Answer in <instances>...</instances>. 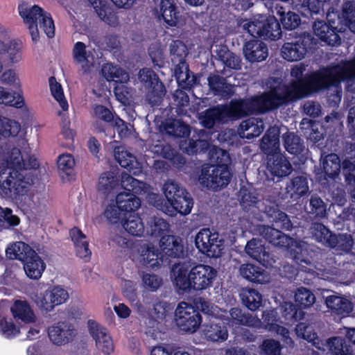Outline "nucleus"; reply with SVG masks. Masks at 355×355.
I'll list each match as a JSON object with an SVG mask.
<instances>
[{
	"label": "nucleus",
	"instance_id": "1",
	"mask_svg": "<svg viewBox=\"0 0 355 355\" xmlns=\"http://www.w3.org/2000/svg\"><path fill=\"white\" fill-rule=\"evenodd\" d=\"M353 71L352 63H331L298 80L305 97L320 91L338 87Z\"/></svg>",
	"mask_w": 355,
	"mask_h": 355
},
{
	"label": "nucleus",
	"instance_id": "2",
	"mask_svg": "<svg viewBox=\"0 0 355 355\" xmlns=\"http://www.w3.org/2000/svg\"><path fill=\"white\" fill-rule=\"evenodd\" d=\"M166 200L157 194H153V206L169 216L177 213L186 216L191 213L193 199L189 192L175 180H168L163 186Z\"/></svg>",
	"mask_w": 355,
	"mask_h": 355
},
{
	"label": "nucleus",
	"instance_id": "3",
	"mask_svg": "<svg viewBox=\"0 0 355 355\" xmlns=\"http://www.w3.org/2000/svg\"><path fill=\"white\" fill-rule=\"evenodd\" d=\"M216 165L205 164L202 166L198 180L200 184L213 191H219L227 187L230 182L232 173L230 164L231 162L227 151L218 149L216 152Z\"/></svg>",
	"mask_w": 355,
	"mask_h": 355
},
{
	"label": "nucleus",
	"instance_id": "4",
	"mask_svg": "<svg viewBox=\"0 0 355 355\" xmlns=\"http://www.w3.org/2000/svg\"><path fill=\"white\" fill-rule=\"evenodd\" d=\"M10 259H17L24 263V271L30 279H39L46 268L42 258L27 243L19 241L6 250Z\"/></svg>",
	"mask_w": 355,
	"mask_h": 355
},
{
	"label": "nucleus",
	"instance_id": "5",
	"mask_svg": "<svg viewBox=\"0 0 355 355\" xmlns=\"http://www.w3.org/2000/svg\"><path fill=\"white\" fill-rule=\"evenodd\" d=\"M19 15L23 18L24 22L28 25V29L33 41L37 42L39 39V31L37 28V20H39L40 28L49 38H53L55 35V25L51 15L41 8L39 6L35 5L28 8L26 4H19L18 6Z\"/></svg>",
	"mask_w": 355,
	"mask_h": 355
},
{
	"label": "nucleus",
	"instance_id": "6",
	"mask_svg": "<svg viewBox=\"0 0 355 355\" xmlns=\"http://www.w3.org/2000/svg\"><path fill=\"white\" fill-rule=\"evenodd\" d=\"M121 185L124 191L117 194L116 203L127 215L134 214L141 206V200L137 195L141 194L144 191L145 184L130 174L123 172Z\"/></svg>",
	"mask_w": 355,
	"mask_h": 355
},
{
	"label": "nucleus",
	"instance_id": "7",
	"mask_svg": "<svg viewBox=\"0 0 355 355\" xmlns=\"http://www.w3.org/2000/svg\"><path fill=\"white\" fill-rule=\"evenodd\" d=\"M239 26L254 38L275 41L282 37L280 24L274 16L259 15L253 21L242 19Z\"/></svg>",
	"mask_w": 355,
	"mask_h": 355
},
{
	"label": "nucleus",
	"instance_id": "8",
	"mask_svg": "<svg viewBox=\"0 0 355 355\" xmlns=\"http://www.w3.org/2000/svg\"><path fill=\"white\" fill-rule=\"evenodd\" d=\"M29 185L25 176L15 167L0 172V194L3 198L17 199L27 193Z\"/></svg>",
	"mask_w": 355,
	"mask_h": 355
},
{
	"label": "nucleus",
	"instance_id": "9",
	"mask_svg": "<svg viewBox=\"0 0 355 355\" xmlns=\"http://www.w3.org/2000/svg\"><path fill=\"white\" fill-rule=\"evenodd\" d=\"M138 78L146 90V98L151 105H159L166 93V87L158 75L150 68L139 70Z\"/></svg>",
	"mask_w": 355,
	"mask_h": 355
},
{
	"label": "nucleus",
	"instance_id": "10",
	"mask_svg": "<svg viewBox=\"0 0 355 355\" xmlns=\"http://www.w3.org/2000/svg\"><path fill=\"white\" fill-rule=\"evenodd\" d=\"M175 317L178 327L186 333L196 332L202 321L198 309L184 302L178 304L175 311Z\"/></svg>",
	"mask_w": 355,
	"mask_h": 355
},
{
	"label": "nucleus",
	"instance_id": "11",
	"mask_svg": "<svg viewBox=\"0 0 355 355\" xmlns=\"http://www.w3.org/2000/svg\"><path fill=\"white\" fill-rule=\"evenodd\" d=\"M316 40L309 33H304L295 42L284 44L281 52L284 59L294 62L302 60L306 53L315 48Z\"/></svg>",
	"mask_w": 355,
	"mask_h": 355
},
{
	"label": "nucleus",
	"instance_id": "12",
	"mask_svg": "<svg viewBox=\"0 0 355 355\" xmlns=\"http://www.w3.org/2000/svg\"><path fill=\"white\" fill-rule=\"evenodd\" d=\"M328 23L322 20H317L314 22L313 28L314 33L318 38L325 42L327 45L335 46L341 43L339 33L342 32V27L338 28L340 19L338 15L336 20L331 19L329 13L327 15Z\"/></svg>",
	"mask_w": 355,
	"mask_h": 355
},
{
	"label": "nucleus",
	"instance_id": "13",
	"mask_svg": "<svg viewBox=\"0 0 355 355\" xmlns=\"http://www.w3.org/2000/svg\"><path fill=\"white\" fill-rule=\"evenodd\" d=\"M277 89L278 87H270L268 91L248 98L252 115L266 114L280 107L277 96Z\"/></svg>",
	"mask_w": 355,
	"mask_h": 355
},
{
	"label": "nucleus",
	"instance_id": "14",
	"mask_svg": "<svg viewBox=\"0 0 355 355\" xmlns=\"http://www.w3.org/2000/svg\"><path fill=\"white\" fill-rule=\"evenodd\" d=\"M69 298L67 291L60 286L49 287L36 300L37 306L46 312L53 310L55 306L64 303Z\"/></svg>",
	"mask_w": 355,
	"mask_h": 355
},
{
	"label": "nucleus",
	"instance_id": "15",
	"mask_svg": "<svg viewBox=\"0 0 355 355\" xmlns=\"http://www.w3.org/2000/svg\"><path fill=\"white\" fill-rule=\"evenodd\" d=\"M190 270L194 291H202L209 288L216 277V270L207 265L198 264Z\"/></svg>",
	"mask_w": 355,
	"mask_h": 355
},
{
	"label": "nucleus",
	"instance_id": "16",
	"mask_svg": "<svg viewBox=\"0 0 355 355\" xmlns=\"http://www.w3.org/2000/svg\"><path fill=\"white\" fill-rule=\"evenodd\" d=\"M156 17L163 19L166 27L176 26L180 19V9L178 0H161L155 8Z\"/></svg>",
	"mask_w": 355,
	"mask_h": 355
},
{
	"label": "nucleus",
	"instance_id": "17",
	"mask_svg": "<svg viewBox=\"0 0 355 355\" xmlns=\"http://www.w3.org/2000/svg\"><path fill=\"white\" fill-rule=\"evenodd\" d=\"M89 332L96 342V346L104 354L109 355L114 351V344L106 328L93 320L87 322Z\"/></svg>",
	"mask_w": 355,
	"mask_h": 355
},
{
	"label": "nucleus",
	"instance_id": "18",
	"mask_svg": "<svg viewBox=\"0 0 355 355\" xmlns=\"http://www.w3.org/2000/svg\"><path fill=\"white\" fill-rule=\"evenodd\" d=\"M48 336L53 344L60 346L73 340L76 330L70 322L60 321L48 328Z\"/></svg>",
	"mask_w": 355,
	"mask_h": 355
},
{
	"label": "nucleus",
	"instance_id": "19",
	"mask_svg": "<svg viewBox=\"0 0 355 355\" xmlns=\"http://www.w3.org/2000/svg\"><path fill=\"white\" fill-rule=\"evenodd\" d=\"M245 250L250 257L266 267H273L276 262L275 256L266 250V248L260 239H252L248 241ZM275 267L277 266H275Z\"/></svg>",
	"mask_w": 355,
	"mask_h": 355
},
{
	"label": "nucleus",
	"instance_id": "20",
	"mask_svg": "<svg viewBox=\"0 0 355 355\" xmlns=\"http://www.w3.org/2000/svg\"><path fill=\"white\" fill-rule=\"evenodd\" d=\"M227 322L220 318H214L203 325L202 335L209 341L222 343L228 338Z\"/></svg>",
	"mask_w": 355,
	"mask_h": 355
},
{
	"label": "nucleus",
	"instance_id": "21",
	"mask_svg": "<svg viewBox=\"0 0 355 355\" xmlns=\"http://www.w3.org/2000/svg\"><path fill=\"white\" fill-rule=\"evenodd\" d=\"M273 87H278L277 96L280 107L305 97L298 80H292L288 85L279 83Z\"/></svg>",
	"mask_w": 355,
	"mask_h": 355
},
{
	"label": "nucleus",
	"instance_id": "22",
	"mask_svg": "<svg viewBox=\"0 0 355 355\" xmlns=\"http://www.w3.org/2000/svg\"><path fill=\"white\" fill-rule=\"evenodd\" d=\"M273 87H278L277 96L280 107L305 97L298 80H292L288 85L279 83Z\"/></svg>",
	"mask_w": 355,
	"mask_h": 355
},
{
	"label": "nucleus",
	"instance_id": "23",
	"mask_svg": "<svg viewBox=\"0 0 355 355\" xmlns=\"http://www.w3.org/2000/svg\"><path fill=\"white\" fill-rule=\"evenodd\" d=\"M160 249L166 259L183 258L185 255L182 239L175 235H166L159 240Z\"/></svg>",
	"mask_w": 355,
	"mask_h": 355
},
{
	"label": "nucleus",
	"instance_id": "24",
	"mask_svg": "<svg viewBox=\"0 0 355 355\" xmlns=\"http://www.w3.org/2000/svg\"><path fill=\"white\" fill-rule=\"evenodd\" d=\"M190 270L191 265L187 262H178L173 265L171 272L174 277V284L178 291L190 292L193 290Z\"/></svg>",
	"mask_w": 355,
	"mask_h": 355
},
{
	"label": "nucleus",
	"instance_id": "25",
	"mask_svg": "<svg viewBox=\"0 0 355 355\" xmlns=\"http://www.w3.org/2000/svg\"><path fill=\"white\" fill-rule=\"evenodd\" d=\"M159 130L162 135L174 138H186L191 133L190 125L181 119L168 118L162 121Z\"/></svg>",
	"mask_w": 355,
	"mask_h": 355
},
{
	"label": "nucleus",
	"instance_id": "26",
	"mask_svg": "<svg viewBox=\"0 0 355 355\" xmlns=\"http://www.w3.org/2000/svg\"><path fill=\"white\" fill-rule=\"evenodd\" d=\"M243 52L245 60L251 63L263 61L268 55L267 44L258 38L247 41L243 45Z\"/></svg>",
	"mask_w": 355,
	"mask_h": 355
},
{
	"label": "nucleus",
	"instance_id": "27",
	"mask_svg": "<svg viewBox=\"0 0 355 355\" xmlns=\"http://www.w3.org/2000/svg\"><path fill=\"white\" fill-rule=\"evenodd\" d=\"M209 241L219 242V234L212 232L209 228H203L199 231L195 238V244L200 252L207 255H214L217 252L216 245L209 243Z\"/></svg>",
	"mask_w": 355,
	"mask_h": 355
},
{
	"label": "nucleus",
	"instance_id": "28",
	"mask_svg": "<svg viewBox=\"0 0 355 355\" xmlns=\"http://www.w3.org/2000/svg\"><path fill=\"white\" fill-rule=\"evenodd\" d=\"M139 252H140L139 261L146 268L156 270L166 262V259H164L163 255L160 256L161 252L153 245H143Z\"/></svg>",
	"mask_w": 355,
	"mask_h": 355
},
{
	"label": "nucleus",
	"instance_id": "29",
	"mask_svg": "<svg viewBox=\"0 0 355 355\" xmlns=\"http://www.w3.org/2000/svg\"><path fill=\"white\" fill-rule=\"evenodd\" d=\"M207 81L209 90L215 96L228 99L235 93L234 86L227 83L226 78L218 74L210 73L207 78Z\"/></svg>",
	"mask_w": 355,
	"mask_h": 355
},
{
	"label": "nucleus",
	"instance_id": "30",
	"mask_svg": "<svg viewBox=\"0 0 355 355\" xmlns=\"http://www.w3.org/2000/svg\"><path fill=\"white\" fill-rule=\"evenodd\" d=\"M223 107L227 119L237 120L252 115L248 98L233 99Z\"/></svg>",
	"mask_w": 355,
	"mask_h": 355
},
{
	"label": "nucleus",
	"instance_id": "31",
	"mask_svg": "<svg viewBox=\"0 0 355 355\" xmlns=\"http://www.w3.org/2000/svg\"><path fill=\"white\" fill-rule=\"evenodd\" d=\"M198 119L202 126L206 129H212L216 123L225 122L227 118L223 105L209 107L201 112Z\"/></svg>",
	"mask_w": 355,
	"mask_h": 355
},
{
	"label": "nucleus",
	"instance_id": "32",
	"mask_svg": "<svg viewBox=\"0 0 355 355\" xmlns=\"http://www.w3.org/2000/svg\"><path fill=\"white\" fill-rule=\"evenodd\" d=\"M267 164L268 170L274 177L284 178L293 171L290 162L280 153H273L268 157Z\"/></svg>",
	"mask_w": 355,
	"mask_h": 355
},
{
	"label": "nucleus",
	"instance_id": "33",
	"mask_svg": "<svg viewBox=\"0 0 355 355\" xmlns=\"http://www.w3.org/2000/svg\"><path fill=\"white\" fill-rule=\"evenodd\" d=\"M69 236L74 243L76 255L89 261L92 252L89 248V242L86 240V236L78 227H74L69 230Z\"/></svg>",
	"mask_w": 355,
	"mask_h": 355
},
{
	"label": "nucleus",
	"instance_id": "34",
	"mask_svg": "<svg viewBox=\"0 0 355 355\" xmlns=\"http://www.w3.org/2000/svg\"><path fill=\"white\" fill-rule=\"evenodd\" d=\"M331 244L327 248L334 249L339 254H355V241L349 234H335L331 235Z\"/></svg>",
	"mask_w": 355,
	"mask_h": 355
},
{
	"label": "nucleus",
	"instance_id": "35",
	"mask_svg": "<svg viewBox=\"0 0 355 355\" xmlns=\"http://www.w3.org/2000/svg\"><path fill=\"white\" fill-rule=\"evenodd\" d=\"M331 0H300L295 5L297 10L305 18L313 19L314 15L324 13V6Z\"/></svg>",
	"mask_w": 355,
	"mask_h": 355
},
{
	"label": "nucleus",
	"instance_id": "36",
	"mask_svg": "<svg viewBox=\"0 0 355 355\" xmlns=\"http://www.w3.org/2000/svg\"><path fill=\"white\" fill-rule=\"evenodd\" d=\"M240 274L245 279L255 284H264L269 281L268 272L254 264L245 263L240 267Z\"/></svg>",
	"mask_w": 355,
	"mask_h": 355
},
{
	"label": "nucleus",
	"instance_id": "37",
	"mask_svg": "<svg viewBox=\"0 0 355 355\" xmlns=\"http://www.w3.org/2000/svg\"><path fill=\"white\" fill-rule=\"evenodd\" d=\"M263 237L266 241L274 246L288 248L293 240L277 228L270 226H263L262 230Z\"/></svg>",
	"mask_w": 355,
	"mask_h": 355
},
{
	"label": "nucleus",
	"instance_id": "38",
	"mask_svg": "<svg viewBox=\"0 0 355 355\" xmlns=\"http://www.w3.org/2000/svg\"><path fill=\"white\" fill-rule=\"evenodd\" d=\"M286 198L296 201L309 191L307 178L303 175L293 177L286 187Z\"/></svg>",
	"mask_w": 355,
	"mask_h": 355
},
{
	"label": "nucleus",
	"instance_id": "39",
	"mask_svg": "<svg viewBox=\"0 0 355 355\" xmlns=\"http://www.w3.org/2000/svg\"><path fill=\"white\" fill-rule=\"evenodd\" d=\"M10 312L17 320H21L26 324L35 322L33 310L26 301L15 300L10 307Z\"/></svg>",
	"mask_w": 355,
	"mask_h": 355
},
{
	"label": "nucleus",
	"instance_id": "40",
	"mask_svg": "<svg viewBox=\"0 0 355 355\" xmlns=\"http://www.w3.org/2000/svg\"><path fill=\"white\" fill-rule=\"evenodd\" d=\"M325 303L332 313L343 317L348 315L353 311L352 302L344 297L330 295L326 298Z\"/></svg>",
	"mask_w": 355,
	"mask_h": 355
},
{
	"label": "nucleus",
	"instance_id": "41",
	"mask_svg": "<svg viewBox=\"0 0 355 355\" xmlns=\"http://www.w3.org/2000/svg\"><path fill=\"white\" fill-rule=\"evenodd\" d=\"M265 212L267 216L272 219L274 225L279 229L289 231L293 228V223L288 216L278 209L277 205L266 206Z\"/></svg>",
	"mask_w": 355,
	"mask_h": 355
},
{
	"label": "nucleus",
	"instance_id": "42",
	"mask_svg": "<svg viewBox=\"0 0 355 355\" xmlns=\"http://www.w3.org/2000/svg\"><path fill=\"white\" fill-rule=\"evenodd\" d=\"M171 60L174 68L183 67L188 65L186 58L188 55V49L184 43L180 40H173L170 44Z\"/></svg>",
	"mask_w": 355,
	"mask_h": 355
},
{
	"label": "nucleus",
	"instance_id": "43",
	"mask_svg": "<svg viewBox=\"0 0 355 355\" xmlns=\"http://www.w3.org/2000/svg\"><path fill=\"white\" fill-rule=\"evenodd\" d=\"M174 71L178 85L182 89L190 91L198 82V78L190 71L189 65L174 68Z\"/></svg>",
	"mask_w": 355,
	"mask_h": 355
},
{
	"label": "nucleus",
	"instance_id": "44",
	"mask_svg": "<svg viewBox=\"0 0 355 355\" xmlns=\"http://www.w3.org/2000/svg\"><path fill=\"white\" fill-rule=\"evenodd\" d=\"M309 233L311 239L321 243L323 246L327 248L329 244L331 243L330 240L334 232L322 223H312L309 229Z\"/></svg>",
	"mask_w": 355,
	"mask_h": 355
},
{
	"label": "nucleus",
	"instance_id": "45",
	"mask_svg": "<svg viewBox=\"0 0 355 355\" xmlns=\"http://www.w3.org/2000/svg\"><path fill=\"white\" fill-rule=\"evenodd\" d=\"M239 295L242 304L250 311H257L262 306L263 296L256 289L243 288Z\"/></svg>",
	"mask_w": 355,
	"mask_h": 355
},
{
	"label": "nucleus",
	"instance_id": "46",
	"mask_svg": "<svg viewBox=\"0 0 355 355\" xmlns=\"http://www.w3.org/2000/svg\"><path fill=\"white\" fill-rule=\"evenodd\" d=\"M290 254L294 261L299 265L302 263L311 265L315 256V252L305 243L295 245L291 250Z\"/></svg>",
	"mask_w": 355,
	"mask_h": 355
},
{
	"label": "nucleus",
	"instance_id": "47",
	"mask_svg": "<svg viewBox=\"0 0 355 355\" xmlns=\"http://www.w3.org/2000/svg\"><path fill=\"white\" fill-rule=\"evenodd\" d=\"M95 9L98 16L111 26L116 27L119 24V18L116 13L103 3L101 0H88Z\"/></svg>",
	"mask_w": 355,
	"mask_h": 355
},
{
	"label": "nucleus",
	"instance_id": "48",
	"mask_svg": "<svg viewBox=\"0 0 355 355\" xmlns=\"http://www.w3.org/2000/svg\"><path fill=\"white\" fill-rule=\"evenodd\" d=\"M10 158L13 166L19 169H35L39 167L38 161L34 156L29 155L27 160L24 159L17 148L12 149Z\"/></svg>",
	"mask_w": 355,
	"mask_h": 355
},
{
	"label": "nucleus",
	"instance_id": "49",
	"mask_svg": "<svg viewBox=\"0 0 355 355\" xmlns=\"http://www.w3.org/2000/svg\"><path fill=\"white\" fill-rule=\"evenodd\" d=\"M168 229V223L162 218L153 216L147 222L146 232L152 237L161 239Z\"/></svg>",
	"mask_w": 355,
	"mask_h": 355
},
{
	"label": "nucleus",
	"instance_id": "50",
	"mask_svg": "<svg viewBox=\"0 0 355 355\" xmlns=\"http://www.w3.org/2000/svg\"><path fill=\"white\" fill-rule=\"evenodd\" d=\"M284 146L288 153L301 154L304 149V141L295 132H287L283 135Z\"/></svg>",
	"mask_w": 355,
	"mask_h": 355
},
{
	"label": "nucleus",
	"instance_id": "51",
	"mask_svg": "<svg viewBox=\"0 0 355 355\" xmlns=\"http://www.w3.org/2000/svg\"><path fill=\"white\" fill-rule=\"evenodd\" d=\"M124 230L132 236H140L143 234L145 227L141 218L137 215L131 214L122 223Z\"/></svg>",
	"mask_w": 355,
	"mask_h": 355
},
{
	"label": "nucleus",
	"instance_id": "52",
	"mask_svg": "<svg viewBox=\"0 0 355 355\" xmlns=\"http://www.w3.org/2000/svg\"><path fill=\"white\" fill-rule=\"evenodd\" d=\"M277 14L279 15L283 28L286 30H294L301 23L300 17L297 14L290 10L286 11L283 7L277 10Z\"/></svg>",
	"mask_w": 355,
	"mask_h": 355
},
{
	"label": "nucleus",
	"instance_id": "53",
	"mask_svg": "<svg viewBox=\"0 0 355 355\" xmlns=\"http://www.w3.org/2000/svg\"><path fill=\"white\" fill-rule=\"evenodd\" d=\"M0 103L21 108L24 105V100L22 95L0 87Z\"/></svg>",
	"mask_w": 355,
	"mask_h": 355
},
{
	"label": "nucleus",
	"instance_id": "54",
	"mask_svg": "<svg viewBox=\"0 0 355 355\" xmlns=\"http://www.w3.org/2000/svg\"><path fill=\"white\" fill-rule=\"evenodd\" d=\"M114 156L119 164L128 171L135 168L137 162L135 156L128 152L122 146H116L114 149Z\"/></svg>",
	"mask_w": 355,
	"mask_h": 355
},
{
	"label": "nucleus",
	"instance_id": "55",
	"mask_svg": "<svg viewBox=\"0 0 355 355\" xmlns=\"http://www.w3.org/2000/svg\"><path fill=\"white\" fill-rule=\"evenodd\" d=\"M101 72L105 78L109 82H122L128 77L123 69L112 63L105 64L101 69Z\"/></svg>",
	"mask_w": 355,
	"mask_h": 355
},
{
	"label": "nucleus",
	"instance_id": "56",
	"mask_svg": "<svg viewBox=\"0 0 355 355\" xmlns=\"http://www.w3.org/2000/svg\"><path fill=\"white\" fill-rule=\"evenodd\" d=\"M308 213L315 219L323 218L327 215V205L318 195H311Z\"/></svg>",
	"mask_w": 355,
	"mask_h": 355
},
{
	"label": "nucleus",
	"instance_id": "57",
	"mask_svg": "<svg viewBox=\"0 0 355 355\" xmlns=\"http://www.w3.org/2000/svg\"><path fill=\"white\" fill-rule=\"evenodd\" d=\"M21 130V125L15 120L0 116V140L2 138L16 137Z\"/></svg>",
	"mask_w": 355,
	"mask_h": 355
},
{
	"label": "nucleus",
	"instance_id": "58",
	"mask_svg": "<svg viewBox=\"0 0 355 355\" xmlns=\"http://www.w3.org/2000/svg\"><path fill=\"white\" fill-rule=\"evenodd\" d=\"M295 301L297 305L302 310L311 306L315 301V295L309 289L301 286L295 293Z\"/></svg>",
	"mask_w": 355,
	"mask_h": 355
},
{
	"label": "nucleus",
	"instance_id": "59",
	"mask_svg": "<svg viewBox=\"0 0 355 355\" xmlns=\"http://www.w3.org/2000/svg\"><path fill=\"white\" fill-rule=\"evenodd\" d=\"M230 322L236 326H254V318L252 315L243 312L238 307H233L230 310Z\"/></svg>",
	"mask_w": 355,
	"mask_h": 355
},
{
	"label": "nucleus",
	"instance_id": "60",
	"mask_svg": "<svg viewBox=\"0 0 355 355\" xmlns=\"http://www.w3.org/2000/svg\"><path fill=\"white\" fill-rule=\"evenodd\" d=\"M296 331L299 336L309 343H311L316 348L320 349V347L318 346L320 339L318 336V334L314 331L311 325L304 322H300L297 324Z\"/></svg>",
	"mask_w": 355,
	"mask_h": 355
},
{
	"label": "nucleus",
	"instance_id": "61",
	"mask_svg": "<svg viewBox=\"0 0 355 355\" xmlns=\"http://www.w3.org/2000/svg\"><path fill=\"white\" fill-rule=\"evenodd\" d=\"M342 19L345 25L355 33V2L346 1L343 4Z\"/></svg>",
	"mask_w": 355,
	"mask_h": 355
},
{
	"label": "nucleus",
	"instance_id": "62",
	"mask_svg": "<svg viewBox=\"0 0 355 355\" xmlns=\"http://www.w3.org/2000/svg\"><path fill=\"white\" fill-rule=\"evenodd\" d=\"M329 350L334 355H351V346L346 343L345 338L342 337H333L329 339Z\"/></svg>",
	"mask_w": 355,
	"mask_h": 355
},
{
	"label": "nucleus",
	"instance_id": "63",
	"mask_svg": "<svg viewBox=\"0 0 355 355\" xmlns=\"http://www.w3.org/2000/svg\"><path fill=\"white\" fill-rule=\"evenodd\" d=\"M118 185V179L113 173L107 171L103 173L98 180V191L103 194H109Z\"/></svg>",
	"mask_w": 355,
	"mask_h": 355
},
{
	"label": "nucleus",
	"instance_id": "64",
	"mask_svg": "<svg viewBox=\"0 0 355 355\" xmlns=\"http://www.w3.org/2000/svg\"><path fill=\"white\" fill-rule=\"evenodd\" d=\"M20 327L12 318L3 317L0 319V334L7 339H12L20 334Z\"/></svg>",
	"mask_w": 355,
	"mask_h": 355
}]
</instances>
